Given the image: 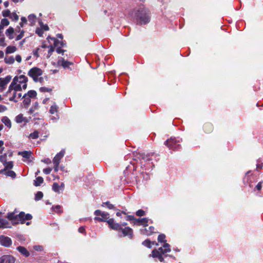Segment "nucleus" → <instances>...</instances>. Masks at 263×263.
<instances>
[{
	"mask_svg": "<svg viewBox=\"0 0 263 263\" xmlns=\"http://www.w3.org/2000/svg\"><path fill=\"white\" fill-rule=\"evenodd\" d=\"M108 225L110 229L121 232L123 237L128 236L130 239L133 238V231L130 227L121 228V224L116 222L114 219H110L108 221Z\"/></svg>",
	"mask_w": 263,
	"mask_h": 263,
	"instance_id": "1",
	"label": "nucleus"
},
{
	"mask_svg": "<svg viewBox=\"0 0 263 263\" xmlns=\"http://www.w3.org/2000/svg\"><path fill=\"white\" fill-rule=\"evenodd\" d=\"M137 24L140 25H146L151 21L150 12L144 7L139 8L135 13Z\"/></svg>",
	"mask_w": 263,
	"mask_h": 263,
	"instance_id": "2",
	"label": "nucleus"
},
{
	"mask_svg": "<svg viewBox=\"0 0 263 263\" xmlns=\"http://www.w3.org/2000/svg\"><path fill=\"white\" fill-rule=\"evenodd\" d=\"M32 216L30 214H25V212H21L18 214H15V212L8 213L7 218L11 220L14 224L25 223L26 220H30L32 219Z\"/></svg>",
	"mask_w": 263,
	"mask_h": 263,
	"instance_id": "3",
	"label": "nucleus"
},
{
	"mask_svg": "<svg viewBox=\"0 0 263 263\" xmlns=\"http://www.w3.org/2000/svg\"><path fill=\"white\" fill-rule=\"evenodd\" d=\"M181 141L176 138L171 137L164 142V144L170 149L174 151L181 149Z\"/></svg>",
	"mask_w": 263,
	"mask_h": 263,
	"instance_id": "4",
	"label": "nucleus"
},
{
	"mask_svg": "<svg viewBox=\"0 0 263 263\" xmlns=\"http://www.w3.org/2000/svg\"><path fill=\"white\" fill-rule=\"evenodd\" d=\"M94 214L96 216L94 218L95 220L99 222H106L108 223V221L112 219L109 218V213L102 212L100 210H96Z\"/></svg>",
	"mask_w": 263,
	"mask_h": 263,
	"instance_id": "5",
	"label": "nucleus"
},
{
	"mask_svg": "<svg viewBox=\"0 0 263 263\" xmlns=\"http://www.w3.org/2000/svg\"><path fill=\"white\" fill-rule=\"evenodd\" d=\"M42 74L43 70L37 67L31 68L28 72V75L32 78L35 82H39V77L42 76Z\"/></svg>",
	"mask_w": 263,
	"mask_h": 263,
	"instance_id": "6",
	"label": "nucleus"
},
{
	"mask_svg": "<svg viewBox=\"0 0 263 263\" xmlns=\"http://www.w3.org/2000/svg\"><path fill=\"white\" fill-rule=\"evenodd\" d=\"M22 88L20 84H17V78L14 77L12 80V82L9 86L8 90L7 91V94L14 90V91H21Z\"/></svg>",
	"mask_w": 263,
	"mask_h": 263,
	"instance_id": "7",
	"label": "nucleus"
},
{
	"mask_svg": "<svg viewBox=\"0 0 263 263\" xmlns=\"http://www.w3.org/2000/svg\"><path fill=\"white\" fill-rule=\"evenodd\" d=\"M57 65L58 66H62L64 68H67L71 70V68L70 67V66L73 65V63L66 61L63 58H61L57 61Z\"/></svg>",
	"mask_w": 263,
	"mask_h": 263,
	"instance_id": "8",
	"label": "nucleus"
},
{
	"mask_svg": "<svg viewBox=\"0 0 263 263\" xmlns=\"http://www.w3.org/2000/svg\"><path fill=\"white\" fill-rule=\"evenodd\" d=\"M12 79L11 76H7L4 78H0V91H3L7 84H8Z\"/></svg>",
	"mask_w": 263,
	"mask_h": 263,
	"instance_id": "9",
	"label": "nucleus"
},
{
	"mask_svg": "<svg viewBox=\"0 0 263 263\" xmlns=\"http://www.w3.org/2000/svg\"><path fill=\"white\" fill-rule=\"evenodd\" d=\"M17 78V84H23L22 86V89H26L27 87L28 78L24 75H20V76H15Z\"/></svg>",
	"mask_w": 263,
	"mask_h": 263,
	"instance_id": "10",
	"label": "nucleus"
},
{
	"mask_svg": "<svg viewBox=\"0 0 263 263\" xmlns=\"http://www.w3.org/2000/svg\"><path fill=\"white\" fill-rule=\"evenodd\" d=\"M15 259L11 255H3L0 257V263H14Z\"/></svg>",
	"mask_w": 263,
	"mask_h": 263,
	"instance_id": "11",
	"label": "nucleus"
},
{
	"mask_svg": "<svg viewBox=\"0 0 263 263\" xmlns=\"http://www.w3.org/2000/svg\"><path fill=\"white\" fill-rule=\"evenodd\" d=\"M149 220V219L147 217H144L142 218H136L135 221H134V224H137L138 226H143L146 227L148 226Z\"/></svg>",
	"mask_w": 263,
	"mask_h": 263,
	"instance_id": "12",
	"label": "nucleus"
},
{
	"mask_svg": "<svg viewBox=\"0 0 263 263\" xmlns=\"http://www.w3.org/2000/svg\"><path fill=\"white\" fill-rule=\"evenodd\" d=\"M0 242L1 244L5 247H9L12 244V241L10 238L2 236L0 238Z\"/></svg>",
	"mask_w": 263,
	"mask_h": 263,
	"instance_id": "13",
	"label": "nucleus"
},
{
	"mask_svg": "<svg viewBox=\"0 0 263 263\" xmlns=\"http://www.w3.org/2000/svg\"><path fill=\"white\" fill-rule=\"evenodd\" d=\"M155 228L153 226H150L147 229L144 228L143 229L141 230V234L147 235V236H150L152 235L154 233H156V232H155Z\"/></svg>",
	"mask_w": 263,
	"mask_h": 263,
	"instance_id": "14",
	"label": "nucleus"
},
{
	"mask_svg": "<svg viewBox=\"0 0 263 263\" xmlns=\"http://www.w3.org/2000/svg\"><path fill=\"white\" fill-rule=\"evenodd\" d=\"M65 154V151L62 150L58 153L53 159V163L54 164H59L61 159L63 157Z\"/></svg>",
	"mask_w": 263,
	"mask_h": 263,
	"instance_id": "15",
	"label": "nucleus"
},
{
	"mask_svg": "<svg viewBox=\"0 0 263 263\" xmlns=\"http://www.w3.org/2000/svg\"><path fill=\"white\" fill-rule=\"evenodd\" d=\"M203 129L205 133L210 134L213 132L214 126L212 123L206 122L203 124Z\"/></svg>",
	"mask_w": 263,
	"mask_h": 263,
	"instance_id": "16",
	"label": "nucleus"
},
{
	"mask_svg": "<svg viewBox=\"0 0 263 263\" xmlns=\"http://www.w3.org/2000/svg\"><path fill=\"white\" fill-rule=\"evenodd\" d=\"M152 256L154 258H158L161 262L164 261V258L162 254L157 249H154L152 252Z\"/></svg>",
	"mask_w": 263,
	"mask_h": 263,
	"instance_id": "17",
	"label": "nucleus"
},
{
	"mask_svg": "<svg viewBox=\"0 0 263 263\" xmlns=\"http://www.w3.org/2000/svg\"><path fill=\"white\" fill-rule=\"evenodd\" d=\"M16 250L23 255L25 257H28L30 255L29 252L26 248L23 246H19L16 248Z\"/></svg>",
	"mask_w": 263,
	"mask_h": 263,
	"instance_id": "18",
	"label": "nucleus"
},
{
	"mask_svg": "<svg viewBox=\"0 0 263 263\" xmlns=\"http://www.w3.org/2000/svg\"><path fill=\"white\" fill-rule=\"evenodd\" d=\"M49 38H50L51 40L53 41V42H54L53 45L54 46V47L59 46V47L62 48V47H64L66 45V44H64L63 43V42L60 41L57 39H56L55 37H50V36H48L47 39H48Z\"/></svg>",
	"mask_w": 263,
	"mask_h": 263,
	"instance_id": "19",
	"label": "nucleus"
},
{
	"mask_svg": "<svg viewBox=\"0 0 263 263\" xmlns=\"http://www.w3.org/2000/svg\"><path fill=\"white\" fill-rule=\"evenodd\" d=\"M22 97L21 93H17V91H14L12 95V96L11 97L9 98V100L10 101H13L14 102H17L18 101L17 99H21Z\"/></svg>",
	"mask_w": 263,
	"mask_h": 263,
	"instance_id": "20",
	"label": "nucleus"
},
{
	"mask_svg": "<svg viewBox=\"0 0 263 263\" xmlns=\"http://www.w3.org/2000/svg\"><path fill=\"white\" fill-rule=\"evenodd\" d=\"M5 168L4 170L0 171V174L3 173L4 171H6L9 169H11L13 167V162L12 161L5 162L4 164Z\"/></svg>",
	"mask_w": 263,
	"mask_h": 263,
	"instance_id": "21",
	"label": "nucleus"
},
{
	"mask_svg": "<svg viewBox=\"0 0 263 263\" xmlns=\"http://www.w3.org/2000/svg\"><path fill=\"white\" fill-rule=\"evenodd\" d=\"M14 28L12 27H10L8 29L6 30L5 33L6 36L9 38V40H12L14 38Z\"/></svg>",
	"mask_w": 263,
	"mask_h": 263,
	"instance_id": "22",
	"label": "nucleus"
},
{
	"mask_svg": "<svg viewBox=\"0 0 263 263\" xmlns=\"http://www.w3.org/2000/svg\"><path fill=\"white\" fill-rule=\"evenodd\" d=\"M101 206L103 207L106 206L108 209L114 210L115 211L117 210V209L115 207L114 205L111 204L110 201L104 202L102 203Z\"/></svg>",
	"mask_w": 263,
	"mask_h": 263,
	"instance_id": "23",
	"label": "nucleus"
},
{
	"mask_svg": "<svg viewBox=\"0 0 263 263\" xmlns=\"http://www.w3.org/2000/svg\"><path fill=\"white\" fill-rule=\"evenodd\" d=\"M22 98L24 99L23 104L25 108H28L31 103V98L24 95Z\"/></svg>",
	"mask_w": 263,
	"mask_h": 263,
	"instance_id": "24",
	"label": "nucleus"
},
{
	"mask_svg": "<svg viewBox=\"0 0 263 263\" xmlns=\"http://www.w3.org/2000/svg\"><path fill=\"white\" fill-rule=\"evenodd\" d=\"M18 154L22 156L24 158L29 159L30 158L32 153L30 151H25L23 152H19Z\"/></svg>",
	"mask_w": 263,
	"mask_h": 263,
	"instance_id": "25",
	"label": "nucleus"
},
{
	"mask_svg": "<svg viewBox=\"0 0 263 263\" xmlns=\"http://www.w3.org/2000/svg\"><path fill=\"white\" fill-rule=\"evenodd\" d=\"M2 122L8 127L10 128L11 127V122L7 117H3L2 119Z\"/></svg>",
	"mask_w": 263,
	"mask_h": 263,
	"instance_id": "26",
	"label": "nucleus"
},
{
	"mask_svg": "<svg viewBox=\"0 0 263 263\" xmlns=\"http://www.w3.org/2000/svg\"><path fill=\"white\" fill-rule=\"evenodd\" d=\"M17 50V48L14 46H9L6 49V53L10 54L14 52Z\"/></svg>",
	"mask_w": 263,
	"mask_h": 263,
	"instance_id": "27",
	"label": "nucleus"
},
{
	"mask_svg": "<svg viewBox=\"0 0 263 263\" xmlns=\"http://www.w3.org/2000/svg\"><path fill=\"white\" fill-rule=\"evenodd\" d=\"M25 95L30 98H35L37 96V93L36 91L34 90H29L28 92Z\"/></svg>",
	"mask_w": 263,
	"mask_h": 263,
	"instance_id": "28",
	"label": "nucleus"
},
{
	"mask_svg": "<svg viewBox=\"0 0 263 263\" xmlns=\"http://www.w3.org/2000/svg\"><path fill=\"white\" fill-rule=\"evenodd\" d=\"M44 179L42 177H37L34 180V185L35 186H39L43 182Z\"/></svg>",
	"mask_w": 263,
	"mask_h": 263,
	"instance_id": "29",
	"label": "nucleus"
},
{
	"mask_svg": "<svg viewBox=\"0 0 263 263\" xmlns=\"http://www.w3.org/2000/svg\"><path fill=\"white\" fill-rule=\"evenodd\" d=\"M15 61L14 58L12 56L7 57L5 58V62L6 64H12Z\"/></svg>",
	"mask_w": 263,
	"mask_h": 263,
	"instance_id": "30",
	"label": "nucleus"
},
{
	"mask_svg": "<svg viewBox=\"0 0 263 263\" xmlns=\"http://www.w3.org/2000/svg\"><path fill=\"white\" fill-rule=\"evenodd\" d=\"M39 137V133L36 130H34L33 133H31L29 136V138L32 139H36L38 138Z\"/></svg>",
	"mask_w": 263,
	"mask_h": 263,
	"instance_id": "31",
	"label": "nucleus"
},
{
	"mask_svg": "<svg viewBox=\"0 0 263 263\" xmlns=\"http://www.w3.org/2000/svg\"><path fill=\"white\" fill-rule=\"evenodd\" d=\"M142 245L149 249H151L152 247L151 241L149 239H146L143 241Z\"/></svg>",
	"mask_w": 263,
	"mask_h": 263,
	"instance_id": "32",
	"label": "nucleus"
},
{
	"mask_svg": "<svg viewBox=\"0 0 263 263\" xmlns=\"http://www.w3.org/2000/svg\"><path fill=\"white\" fill-rule=\"evenodd\" d=\"M25 120V118L23 117L22 114H19L15 118V121L17 123H22Z\"/></svg>",
	"mask_w": 263,
	"mask_h": 263,
	"instance_id": "33",
	"label": "nucleus"
},
{
	"mask_svg": "<svg viewBox=\"0 0 263 263\" xmlns=\"http://www.w3.org/2000/svg\"><path fill=\"white\" fill-rule=\"evenodd\" d=\"M158 242L162 243V242H166V236L164 234H160L159 235L158 237Z\"/></svg>",
	"mask_w": 263,
	"mask_h": 263,
	"instance_id": "34",
	"label": "nucleus"
},
{
	"mask_svg": "<svg viewBox=\"0 0 263 263\" xmlns=\"http://www.w3.org/2000/svg\"><path fill=\"white\" fill-rule=\"evenodd\" d=\"M8 224V222L7 220L3 218H0V228L8 227L7 226Z\"/></svg>",
	"mask_w": 263,
	"mask_h": 263,
	"instance_id": "35",
	"label": "nucleus"
},
{
	"mask_svg": "<svg viewBox=\"0 0 263 263\" xmlns=\"http://www.w3.org/2000/svg\"><path fill=\"white\" fill-rule=\"evenodd\" d=\"M5 174L7 176L11 177L13 179L16 177V173L13 171H6Z\"/></svg>",
	"mask_w": 263,
	"mask_h": 263,
	"instance_id": "36",
	"label": "nucleus"
},
{
	"mask_svg": "<svg viewBox=\"0 0 263 263\" xmlns=\"http://www.w3.org/2000/svg\"><path fill=\"white\" fill-rule=\"evenodd\" d=\"M43 197V193L41 191H39L35 194V200L39 201V200L42 199Z\"/></svg>",
	"mask_w": 263,
	"mask_h": 263,
	"instance_id": "37",
	"label": "nucleus"
},
{
	"mask_svg": "<svg viewBox=\"0 0 263 263\" xmlns=\"http://www.w3.org/2000/svg\"><path fill=\"white\" fill-rule=\"evenodd\" d=\"M10 18L12 21L16 22L18 20L19 16L15 12H13V13H11Z\"/></svg>",
	"mask_w": 263,
	"mask_h": 263,
	"instance_id": "38",
	"label": "nucleus"
},
{
	"mask_svg": "<svg viewBox=\"0 0 263 263\" xmlns=\"http://www.w3.org/2000/svg\"><path fill=\"white\" fill-rule=\"evenodd\" d=\"M263 187V181H259L257 185H256L255 189H256L258 192H260L262 188Z\"/></svg>",
	"mask_w": 263,
	"mask_h": 263,
	"instance_id": "39",
	"label": "nucleus"
},
{
	"mask_svg": "<svg viewBox=\"0 0 263 263\" xmlns=\"http://www.w3.org/2000/svg\"><path fill=\"white\" fill-rule=\"evenodd\" d=\"M28 18L29 22H31V23H34L36 17L34 14H31L29 15Z\"/></svg>",
	"mask_w": 263,
	"mask_h": 263,
	"instance_id": "40",
	"label": "nucleus"
},
{
	"mask_svg": "<svg viewBox=\"0 0 263 263\" xmlns=\"http://www.w3.org/2000/svg\"><path fill=\"white\" fill-rule=\"evenodd\" d=\"M39 24L41 28L43 30L47 31L49 29V28L47 24L44 25L42 22H39Z\"/></svg>",
	"mask_w": 263,
	"mask_h": 263,
	"instance_id": "41",
	"label": "nucleus"
},
{
	"mask_svg": "<svg viewBox=\"0 0 263 263\" xmlns=\"http://www.w3.org/2000/svg\"><path fill=\"white\" fill-rule=\"evenodd\" d=\"M55 47H54V46H53L52 45H50L49 47V49L48 51V56H47L48 58H49L52 55V52L55 50Z\"/></svg>",
	"mask_w": 263,
	"mask_h": 263,
	"instance_id": "42",
	"label": "nucleus"
},
{
	"mask_svg": "<svg viewBox=\"0 0 263 263\" xmlns=\"http://www.w3.org/2000/svg\"><path fill=\"white\" fill-rule=\"evenodd\" d=\"M136 215L139 217L143 216L145 215V212L142 209H140V210H138L136 212Z\"/></svg>",
	"mask_w": 263,
	"mask_h": 263,
	"instance_id": "43",
	"label": "nucleus"
},
{
	"mask_svg": "<svg viewBox=\"0 0 263 263\" xmlns=\"http://www.w3.org/2000/svg\"><path fill=\"white\" fill-rule=\"evenodd\" d=\"M59 184L57 182L53 183L52 185V190L55 192H59Z\"/></svg>",
	"mask_w": 263,
	"mask_h": 263,
	"instance_id": "44",
	"label": "nucleus"
},
{
	"mask_svg": "<svg viewBox=\"0 0 263 263\" xmlns=\"http://www.w3.org/2000/svg\"><path fill=\"white\" fill-rule=\"evenodd\" d=\"M25 31L24 30H21L20 33L17 35L15 38L16 41H19L22 39L24 36Z\"/></svg>",
	"mask_w": 263,
	"mask_h": 263,
	"instance_id": "45",
	"label": "nucleus"
},
{
	"mask_svg": "<svg viewBox=\"0 0 263 263\" xmlns=\"http://www.w3.org/2000/svg\"><path fill=\"white\" fill-rule=\"evenodd\" d=\"M40 91L42 92H51L52 91V89L48 87H41L40 88Z\"/></svg>",
	"mask_w": 263,
	"mask_h": 263,
	"instance_id": "46",
	"label": "nucleus"
},
{
	"mask_svg": "<svg viewBox=\"0 0 263 263\" xmlns=\"http://www.w3.org/2000/svg\"><path fill=\"white\" fill-rule=\"evenodd\" d=\"M58 110V107L57 105H52L51 106L49 112L51 114H54Z\"/></svg>",
	"mask_w": 263,
	"mask_h": 263,
	"instance_id": "47",
	"label": "nucleus"
},
{
	"mask_svg": "<svg viewBox=\"0 0 263 263\" xmlns=\"http://www.w3.org/2000/svg\"><path fill=\"white\" fill-rule=\"evenodd\" d=\"M163 248L165 250L164 252H170L171 251L170 249V245L166 243V242L164 243Z\"/></svg>",
	"mask_w": 263,
	"mask_h": 263,
	"instance_id": "48",
	"label": "nucleus"
},
{
	"mask_svg": "<svg viewBox=\"0 0 263 263\" xmlns=\"http://www.w3.org/2000/svg\"><path fill=\"white\" fill-rule=\"evenodd\" d=\"M0 161L4 164L7 162V154H4L0 156Z\"/></svg>",
	"mask_w": 263,
	"mask_h": 263,
	"instance_id": "49",
	"label": "nucleus"
},
{
	"mask_svg": "<svg viewBox=\"0 0 263 263\" xmlns=\"http://www.w3.org/2000/svg\"><path fill=\"white\" fill-rule=\"evenodd\" d=\"M1 24L4 27V26H8L9 24V20L7 19V18H3L2 20H1Z\"/></svg>",
	"mask_w": 263,
	"mask_h": 263,
	"instance_id": "50",
	"label": "nucleus"
},
{
	"mask_svg": "<svg viewBox=\"0 0 263 263\" xmlns=\"http://www.w3.org/2000/svg\"><path fill=\"white\" fill-rule=\"evenodd\" d=\"M126 217L125 218V220L127 221H135L136 218L133 215H125Z\"/></svg>",
	"mask_w": 263,
	"mask_h": 263,
	"instance_id": "51",
	"label": "nucleus"
},
{
	"mask_svg": "<svg viewBox=\"0 0 263 263\" xmlns=\"http://www.w3.org/2000/svg\"><path fill=\"white\" fill-rule=\"evenodd\" d=\"M3 16L5 17H10L11 12L8 9L6 10H4L2 12Z\"/></svg>",
	"mask_w": 263,
	"mask_h": 263,
	"instance_id": "52",
	"label": "nucleus"
},
{
	"mask_svg": "<svg viewBox=\"0 0 263 263\" xmlns=\"http://www.w3.org/2000/svg\"><path fill=\"white\" fill-rule=\"evenodd\" d=\"M35 33L39 36H42L44 33V31L41 28H36L35 30Z\"/></svg>",
	"mask_w": 263,
	"mask_h": 263,
	"instance_id": "53",
	"label": "nucleus"
},
{
	"mask_svg": "<svg viewBox=\"0 0 263 263\" xmlns=\"http://www.w3.org/2000/svg\"><path fill=\"white\" fill-rule=\"evenodd\" d=\"M40 50L39 48H36L35 50H34L32 52L33 55L35 56L36 58L39 57V51Z\"/></svg>",
	"mask_w": 263,
	"mask_h": 263,
	"instance_id": "54",
	"label": "nucleus"
},
{
	"mask_svg": "<svg viewBox=\"0 0 263 263\" xmlns=\"http://www.w3.org/2000/svg\"><path fill=\"white\" fill-rule=\"evenodd\" d=\"M5 37H3L0 39V46L5 47L7 44L5 43Z\"/></svg>",
	"mask_w": 263,
	"mask_h": 263,
	"instance_id": "55",
	"label": "nucleus"
},
{
	"mask_svg": "<svg viewBox=\"0 0 263 263\" xmlns=\"http://www.w3.org/2000/svg\"><path fill=\"white\" fill-rule=\"evenodd\" d=\"M52 171V168L50 167H47L43 170V172L46 174H49Z\"/></svg>",
	"mask_w": 263,
	"mask_h": 263,
	"instance_id": "56",
	"label": "nucleus"
},
{
	"mask_svg": "<svg viewBox=\"0 0 263 263\" xmlns=\"http://www.w3.org/2000/svg\"><path fill=\"white\" fill-rule=\"evenodd\" d=\"M56 47H57L56 51L59 54H60V53L63 54V53L66 51L65 50L62 49L61 48L59 47V46Z\"/></svg>",
	"mask_w": 263,
	"mask_h": 263,
	"instance_id": "57",
	"label": "nucleus"
},
{
	"mask_svg": "<svg viewBox=\"0 0 263 263\" xmlns=\"http://www.w3.org/2000/svg\"><path fill=\"white\" fill-rule=\"evenodd\" d=\"M123 214L124 215H126V213L123 211H120V210H119L117 213H116V215L118 216V217H121L122 216V214Z\"/></svg>",
	"mask_w": 263,
	"mask_h": 263,
	"instance_id": "58",
	"label": "nucleus"
},
{
	"mask_svg": "<svg viewBox=\"0 0 263 263\" xmlns=\"http://www.w3.org/2000/svg\"><path fill=\"white\" fill-rule=\"evenodd\" d=\"M34 249L37 251H42L43 250V248L41 246H35L34 247Z\"/></svg>",
	"mask_w": 263,
	"mask_h": 263,
	"instance_id": "59",
	"label": "nucleus"
},
{
	"mask_svg": "<svg viewBox=\"0 0 263 263\" xmlns=\"http://www.w3.org/2000/svg\"><path fill=\"white\" fill-rule=\"evenodd\" d=\"M42 161L46 164L51 163V161L49 158H45L42 160Z\"/></svg>",
	"mask_w": 263,
	"mask_h": 263,
	"instance_id": "60",
	"label": "nucleus"
},
{
	"mask_svg": "<svg viewBox=\"0 0 263 263\" xmlns=\"http://www.w3.org/2000/svg\"><path fill=\"white\" fill-rule=\"evenodd\" d=\"M7 107L6 106L3 105H2V104H0V112H4L5 111H6L7 110Z\"/></svg>",
	"mask_w": 263,
	"mask_h": 263,
	"instance_id": "61",
	"label": "nucleus"
},
{
	"mask_svg": "<svg viewBox=\"0 0 263 263\" xmlns=\"http://www.w3.org/2000/svg\"><path fill=\"white\" fill-rule=\"evenodd\" d=\"M78 231L81 233H85L86 232L85 228L83 227H80L78 229Z\"/></svg>",
	"mask_w": 263,
	"mask_h": 263,
	"instance_id": "62",
	"label": "nucleus"
},
{
	"mask_svg": "<svg viewBox=\"0 0 263 263\" xmlns=\"http://www.w3.org/2000/svg\"><path fill=\"white\" fill-rule=\"evenodd\" d=\"M15 60L18 63H21L22 62V57L20 55H17L15 57Z\"/></svg>",
	"mask_w": 263,
	"mask_h": 263,
	"instance_id": "63",
	"label": "nucleus"
},
{
	"mask_svg": "<svg viewBox=\"0 0 263 263\" xmlns=\"http://www.w3.org/2000/svg\"><path fill=\"white\" fill-rule=\"evenodd\" d=\"M157 250L159 251L161 254H164L165 253H167V252H164L165 250L162 247L159 248Z\"/></svg>",
	"mask_w": 263,
	"mask_h": 263,
	"instance_id": "64",
	"label": "nucleus"
}]
</instances>
